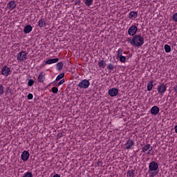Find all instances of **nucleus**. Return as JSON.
<instances>
[{"label":"nucleus","instance_id":"f257e3e1","mask_svg":"<svg viewBox=\"0 0 177 177\" xmlns=\"http://www.w3.org/2000/svg\"><path fill=\"white\" fill-rule=\"evenodd\" d=\"M127 42L132 45V46H136L137 48H140L143 44H145V39L142 37V35H135L132 39H128Z\"/></svg>","mask_w":177,"mask_h":177},{"label":"nucleus","instance_id":"f03ea898","mask_svg":"<svg viewBox=\"0 0 177 177\" xmlns=\"http://www.w3.org/2000/svg\"><path fill=\"white\" fill-rule=\"evenodd\" d=\"M148 172L151 176L154 177L158 174V163L153 161L149 165Z\"/></svg>","mask_w":177,"mask_h":177},{"label":"nucleus","instance_id":"7ed1b4c3","mask_svg":"<svg viewBox=\"0 0 177 177\" xmlns=\"http://www.w3.org/2000/svg\"><path fill=\"white\" fill-rule=\"evenodd\" d=\"M27 55H28V53H27L26 51L21 50L17 55V60L19 63L26 62L27 60Z\"/></svg>","mask_w":177,"mask_h":177},{"label":"nucleus","instance_id":"20e7f679","mask_svg":"<svg viewBox=\"0 0 177 177\" xmlns=\"http://www.w3.org/2000/svg\"><path fill=\"white\" fill-rule=\"evenodd\" d=\"M90 85L91 82L86 79L81 80L78 84V86L80 89H88Z\"/></svg>","mask_w":177,"mask_h":177},{"label":"nucleus","instance_id":"39448f33","mask_svg":"<svg viewBox=\"0 0 177 177\" xmlns=\"http://www.w3.org/2000/svg\"><path fill=\"white\" fill-rule=\"evenodd\" d=\"M1 74L3 75V77H9V75L12 74V69H10V68L8 67L7 66H4L1 68Z\"/></svg>","mask_w":177,"mask_h":177},{"label":"nucleus","instance_id":"423d86ee","mask_svg":"<svg viewBox=\"0 0 177 177\" xmlns=\"http://www.w3.org/2000/svg\"><path fill=\"white\" fill-rule=\"evenodd\" d=\"M136 32H138V27L136 25H132L128 30V35L130 37L136 35Z\"/></svg>","mask_w":177,"mask_h":177},{"label":"nucleus","instance_id":"0eeeda50","mask_svg":"<svg viewBox=\"0 0 177 177\" xmlns=\"http://www.w3.org/2000/svg\"><path fill=\"white\" fill-rule=\"evenodd\" d=\"M157 91L160 95L165 93V92H167V85H165V84L158 85Z\"/></svg>","mask_w":177,"mask_h":177},{"label":"nucleus","instance_id":"6e6552de","mask_svg":"<svg viewBox=\"0 0 177 177\" xmlns=\"http://www.w3.org/2000/svg\"><path fill=\"white\" fill-rule=\"evenodd\" d=\"M151 150H153V147H151L150 144H147V145L144 146L142 153H145V154H151Z\"/></svg>","mask_w":177,"mask_h":177},{"label":"nucleus","instance_id":"1a4fd4ad","mask_svg":"<svg viewBox=\"0 0 177 177\" xmlns=\"http://www.w3.org/2000/svg\"><path fill=\"white\" fill-rule=\"evenodd\" d=\"M108 93L109 96L114 97V96H117V95H118V89L116 88H112L108 91Z\"/></svg>","mask_w":177,"mask_h":177},{"label":"nucleus","instance_id":"9d476101","mask_svg":"<svg viewBox=\"0 0 177 177\" xmlns=\"http://www.w3.org/2000/svg\"><path fill=\"white\" fill-rule=\"evenodd\" d=\"M135 146V142L132 140H128L125 143V149L129 150Z\"/></svg>","mask_w":177,"mask_h":177},{"label":"nucleus","instance_id":"9b49d317","mask_svg":"<svg viewBox=\"0 0 177 177\" xmlns=\"http://www.w3.org/2000/svg\"><path fill=\"white\" fill-rule=\"evenodd\" d=\"M21 158L23 161H27L30 158V153L27 151H24L21 155Z\"/></svg>","mask_w":177,"mask_h":177},{"label":"nucleus","instance_id":"f8f14e48","mask_svg":"<svg viewBox=\"0 0 177 177\" xmlns=\"http://www.w3.org/2000/svg\"><path fill=\"white\" fill-rule=\"evenodd\" d=\"M160 113V108L157 106H153L151 109V113H152L153 115H157Z\"/></svg>","mask_w":177,"mask_h":177},{"label":"nucleus","instance_id":"ddd939ff","mask_svg":"<svg viewBox=\"0 0 177 177\" xmlns=\"http://www.w3.org/2000/svg\"><path fill=\"white\" fill-rule=\"evenodd\" d=\"M7 8L9 9V10H13L16 8V3H15V1H10L7 4Z\"/></svg>","mask_w":177,"mask_h":177},{"label":"nucleus","instance_id":"4468645a","mask_svg":"<svg viewBox=\"0 0 177 177\" xmlns=\"http://www.w3.org/2000/svg\"><path fill=\"white\" fill-rule=\"evenodd\" d=\"M31 31H32V26H31L30 25H28V26H25V28L24 29V32L25 34H30V32H31Z\"/></svg>","mask_w":177,"mask_h":177},{"label":"nucleus","instance_id":"2eb2a0df","mask_svg":"<svg viewBox=\"0 0 177 177\" xmlns=\"http://www.w3.org/2000/svg\"><path fill=\"white\" fill-rule=\"evenodd\" d=\"M138 17V12L136 11H131L129 14V19H136Z\"/></svg>","mask_w":177,"mask_h":177},{"label":"nucleus","instance_id":"dca6fc26","mask_svg":"<svg viewBox=\"0 0 177 177\" xmlns=\"http://www.w3.org/2000/svg\"><path fill=\"white\" fill-rule=\"evenodd\" d=\"M38 26L40 27V28H42L43 27L46 26V21H45V19H40L38 21Z\"/></svg>","mask_w":177,"mask_h":177},{"label":"nucleus","instance_id":"f3484780","mask_svg":"<svg viewBox=\"0 0 177 177\" xmlns=\"http://www.w3.org/2000/svg\"><path fill=\"white\" fill-rule=\"evenodd\" d=\"M38 82H44L45 81V73H39L37 79Z\"/></svg>","mask_w":177,"mask_h":177},{"label":"nucleus","instance_id":"a211bd4d","mask_svg":"<svg viewBox=\"0 0 177 177\" xmlns=\"http://www.w3.org/2000/svg\"><path fill=\"white\" fill-rule=\"evenodd\" d=\"M59 62L58 58L50 59L46 61V64H54V63H57Z\"/></svg>","mask_w":177,"mask_h":177},{"label":"nucleus","instance_id":"6ab92c4d","mask_svg":"<svg viewBox=\"0 0 177 177\" xmlns=\"http://www.w3.org/2000/svg\"><path fill=\"white\" fill-rule=\"evenodd\" d=\"M98 66L100 68H104L106 66H107V64L106 63V61L102 60L98 62Z\"/></svg>","mask_w":177,"mask_h":177},{"label":"nucleus","instance_id":"aec40b11","mask_svg":"<svg viewBox=\"0 0 177 177\" xmlns=\"http://www.w3.org/2000/svg\"><path fill=\"white\" fill-rule=\"evenodd\" d=\"M127 177H135V171L131 169L127 171Z\"/></svg>","mask_w":177,"mask_h":177},{"label":"nucleus","instance_id":"412c9836","mask_svg":"<svg viewBox=\"0 0 177 177\" xmlns=\"http://www.w3.org/2000/svg\"><path fill=\"white\" fill-rule=\"evenodd\" d=\"M153 89V81H150L147 84V91H150Z\"/></svg>","mask_w":177,"mask_h":177},{"label":"nucleus","instance_id":"4be33fe9","mask_svg":"<svg viewBox=\"0 0 177 177\" xmlns=\"http://www.w3.org/2000/svg\"><path fill=\"white\" fill-rule=\"evenodd\" d=\"M86 6H91L93 3V0H84Z\"/></svg>","mask_w":177,"mask_h":177},{"label":"nucleus","instance_id":"5701e85b","mask_svg":"<svg viewBox=\"0 0 177 177\" xmlns=\"http://www.w3.org/2000/svg\"><path fill=\"white\" fill-rule=\"evenodd\" d=\"M165 51L166 52V53H169V52H171V46H169L168 44H165Z\"/></svg>","mask_w":177,"mask_h":177},{"label":"nucleus","instance_id":"b1692460","mask_svg":"<svg viewBox=\"0 0 177 177\" xmlns=\"http://www.w3.org/2000/svg\"><path fill=\"white\" fill-rule=\"evenodd\" d=\"M63 62H58L57 64V70H58V71H60V70L63 68Z\"/></svg>","mask_w":177,"mask_h":177},{"label":"nucleus","instance_id":"393cba45","mask_svg":"<svg viewBox=\"0 0 177 177\" xmlns=\"http://www.w3.org/2000/svg\"><path fill=\"white\" fill-rule=\"evenodd\" d=\"M22 177H32V173L31 171H26Z\"/></svg>","mask_w":177,"mask_h":177},{"label":"nucleus","instance_id":"a878e982","mask_svg":"<svg viewBox=\"0 0 177 177\" xmlns=\"http://www.w3.org/2000/svg\"><path fill=\"white\" fill-rule=\"evenodd\" d=\"M64 77V73H60L57 76L55 81H60L62 78H63Z\"/></svg>","mask_w":177,"mask_h":177},{"label":"nucleus","instance_id":"bb28decb","mask_svg":"<svg viewBox=\"0 0 177 177\" xmlns=\"http://www.w3.org/2000/svg\"><path fill=\"white\" fill-rule=\"evenodd\" d=\"M119 60L121 63H125V62H127V57H125V56L122 55L121 57H119Z\"/></svg>","mask_w":177,"mask_h":177},{"label":"nucleus","instance_id":"cd10ccee","mask_svg":"<svg viewBox=\"0 0 177 177\" xmlns=\"http://www.w3.org/2000/svg\"><path fill=\"white\" fill-rule=\"evenodd\" d=\"M171 19L174 23H177V12L173 14Z\"/></svg>","mask_w":177,"mask_h":177},{"label":"nucleus","instance_id":"c85d7f7f","mask_svg":"<svg viewBox=\"0 0 177 177\" xmlns=\"http://www.w3.org/2000/svg\"><path fill=\"white\" fill-rule=\"evenodd\" d=\"M122 52H123L122 49L119 48V49L118 50L117 57H118V58L121 57V56H122Z\"/></svg>","mask_w":177,"mask_h":177},{"label":"nucleus","instance_id":"c756f323","mask_svg":"<svg viewBox=\"0 0 177 177\" xmlns=\"http://www.w3.org/2000/svg\"><path fill=\"white\" fill-rule=\"evenodd\" d=\"M4 91H5V87H3L2 84H0V96H1V95H3Z\"/></svg>","mask_w":177,"mask_h":177},{"label":"nucleus","instance_id":"7c9ffc66","mask_svg":"<svg viewBox=\"0 0 177 177\" xmlns=\"http://www.w3.org/2000/svg\"><path fill=\"white\" fill-rule=\"evenodd\" d=\"M107 68H108V70L113 71V70H114V66H113V64H109Z\"/></svg>","mask_w":177,"mask_h":177},{"label":"nucleus","instance_id":"2f4dec72","mask_svg":"<svg viewBox=\"0 0 177 177\" xmlns=\"http://www.w3.org/2000/svg\"><path fill=\"white\" fill-rule=\"evenodd\" d=\"M28 86H32L34 85V80L32 79L29 80L28 82Z\"/></svg>","mask_w":177,"mask_h":177},{"label":"nucleus","instance_id":"473e14b6","mask_svg":"<svg viewBox=\"0 0 177 177\" xmlns=\"http://www.w3.org/2000/svg\"><path fill=\"white\" fill-rule=\"evenodd\" d=\"M64 84V79L61 80L57 84V86H60V85H63Z\"/></svg>","mask_w":177,"mask_h":177},{"label":"nucleus","instance_id":"72a5a7b5","mask_svg":"<svg viewBox=\"0 0 177 177\" xmlns=\"http://www.w3.org/2000/svg\"><path fill=\"white\" fill-rule=\"evenodd\" d=\"M52 92L53 93H57V92H59V88H57V87H53Z\"/></svg>","mask_w":177,"mask_h":177},{"label":"nucleus","instance_id":"f704fd0d","mask_svg":"<svg viewBox=\"0 0 177 177\" xmlns=\"http://www.w3.org/2000/svg\"><path fill=\"white\" fill-rule=\"evenodd\" d=\"M27 97H28V100H32V97H34V95H32V94H31V93H29L27 95Z\"/></svg>","mask_w":177,"mask_h":177},{"label":"nucleus","instance_id":"c9c22d12","mask_svg":"<svg viewBox=\"0 0 177 177\" xmlns=\"http://www.w3.org/2000/svg\"><path fill=\"white\" fill-rule=\"evenodd\" d=\"M174 91L175 93H177V85H176V86L174 87Z\"/></svg>","mask_w":177,"mask_h":177},{"label":"nucleus","instance_id":"e433bc0d","mask_svg":"<svg viewBox=\"0 0 177 177\" xmlns=\"http://www.w3.org/2000/svg\"><path fill=\"white\" fill-rule=\"evenodd\" d=\"M53 177H60V175H59L58 174H56Z\"/></svg>","mask_w":177,"mask_h":177},{"label":"nucleus","instance_id":"4c0bfd02","mask_svg":"<svg viewBox=\"0 0 177 177\" xmlns=\"http://www.w3.org/2000/svg\"><path fill=\"white\" fill-rule=\"evenodd\" d=\"M41 67H45V64H41Z\"/></svg>","mask_w":177,"mask_h":177}]
</instances>
